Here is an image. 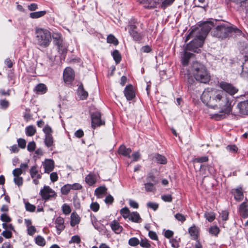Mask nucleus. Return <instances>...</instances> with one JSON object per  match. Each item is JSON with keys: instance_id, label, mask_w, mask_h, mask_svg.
Instances as JSON below:
<instances>
[{"instance_id": "obj_1", "label": "nucleus", "mask_w": 248, "mask_h": 248, "mask_svg": "<svg viewBox=\"0 0 248 248\" xmlns=\"http://www.w3.org/2000/svg\"><path fill=\"white\" fill-rule=\"evenodd\" d=\"M219 86L222 90L208 88L201 96L204 104L217 111V113L211 116L216 120L224 119L226 114L232 112L233 100L230 95H233L238 91L235 87L226 82H221Z\"/></svg>"}, {"instance_id": "obj_2", "label": "nucleus", "mask_w": 248, "mask_h": 248, "mask_svg": "<svg viewBox=\"0 0 248 248\" xmlns=\"http://www.w3.org/2000/svg\"><path fill=\"white\" fill-rule=\"evenodd\" d=\"M214 26L211 22H204L202 23L199 28H196L189 33L187 35L186 41L189 40L190 38L194 39L187 44V48L200 53L201 47L204 42V39L212 27Z\"/></svg>"}, {"instance_id": "obj_3", "label": "nucleus", "mask_w": 248, "mask_h": 248, "mask_svg": "<svg viewBox=\"0 0 248 248\" xmlns=\"http://www.w3.org/2000/svg\"><path fill=\"white\" fill-rule=\"evenodd\" d=\"M192 72L197 81L206 83L210 80V75L206 67L199 62H195L193 63Z\"/></svg>"}, {"instance_id": "obj_4", "label": "nucleus", "mask_w": 248, "mask_h": 248, "mask_svg": "<svg viewBox=\"0 0 248 248\" xmlns=\"http://www.w3.org/2000/svg\"><path fill=\"white\" fill-rule=\"evenodd\" d=\"M35 34L36 43L43 47H47L51 41V35L46 29L36 28Z\"/></svg>"}, {"instance_id": "obj_5", "label": "nucleus", "mask_w": 248, "mask_h": 248, "mask_svg": "<svg viewBox=\"0 0 248 248\" xmlns=\"http://www.w3.org/2000/svg\"><path fill=\"white\" fill-rule=\"evenodd\" d=\"M233 28L227 27L224 25L217 26L212 31L214 36L218 38H225L228 35V33L232 31Z\"/></svg>"}, {"instance_id": "obj_6", "label": "nucleus", "mask_w": 248, "mask_h": 248, "mask_svg": "<svg viewBox=\"0 0 248 248\" xmlns=\"http://www.w3.org/2000/svg\"><path fill=\"white\" fill-rule=\"evenodd\" d=\"M92 127L95 129L96 127L105 124V121L101 119V115L99 112H95L91 114Z\"/></svg>"}, {"instance_id": "obj_7", "label": "nucleus", "mask_w": 248, "mask_h": 248, "mask_svg": "<svg viewBox=\"0 0 248 248\" xmlns=\"http://www.w3.org/2000/svg\"><path fill=\"white\" fill-rule=\"evenodd\" d=\"M43 199L47 200L50 198L55 197L56 193L49 186H45L40 192Z\"/></svg>"}, {"instance_id": "obj_8", "label": "nucleus", "mask_w": 248, "mask_h": 248, "mask_svg": "<svg viewBox=\"0 0 248 248\" xmlns=\"http://www.w3.org/2000/svg\"><path fill=\"white\" fill-rule=\"evenodd\" d=\"M157 0H151L150 3L151 7H161L165 9L167 7L171 4L174 0H159V3H157Z\"/></svg>"}, {"instance_id": "obj_9", "label": "nucleus", "mask_w": 248, "mask_h": 248, "mask_svg": "<svg viewBox=\"0 0 248 248\" xmlns=\"http://www.w3.org/2000/svg\"><path fill=\"white\" fill-rule=\"evenodd\" d=\"M63 79L65 82H69L74 78V73L73 69L70 67L65 69L63 74Z\"/></svg>"}, {"instance_id": "obj_10", "label": "nucleus", "mask_w": 248, "mask_h": 248, "mask_svg": "<svg viewBox=\"0 0 248 248\" xmlns=\"http://www.w3.org/2000/svg\"><path fill=\"white\" fill-rule=\"evenodd\" d=\"M124 93L127 100H131L135 96V93L133 87L131 85L126 86L124 90Z\"/></svg>"}, {"instance_id": "obj_11", "label": "nucleus", "mask_w": 248, "mask_h": 248, "mask_svg": "<svg viewBox=\"0 0 248 248\" xmlns=\"http://www.w3.org/2000/svg\"><path fill=\"white\" fill-rule=\"evenodd\" d=\"M43 165L45 169V172L49 173L54 168V162L52 159H46L43 163Z\"/></svg>"}, {"instance_id": "obj_12", "label": "nucleus", "mask_w": 248, "mask_h": 248, "mask_svg": "<svg viewBox=\"0 0 248 248\" xmlns=\"http://www.w3.org/2000/svg\"><path fill=\"white\" fill-rule=\"evenodd\" d=\"M28 169V163H22L20 164V168H16L13 171V174L14 177L20 176V175L26 172Z\"/></svg>"}, {"instance_id": "obj_13", "label": "nucleus", "mask_w": 248, "mask_h": 248, "mask_svg": "<svg viewBox=\"0 0 248 248\" xmlns=\"http://www.w3.org/2000/svg\"><path fill=\"white\" fill-rule=\"evenodd\" d=\"M188 51H193L194 52L197 53V52H195L193 50H190V49H188L187 45L184 50V54H183V56L182 57V60H181L182 63L184 66H186L188 64V63L189 62V59L191 57V56L193 55L192 53H191L190 52H187Z\"/></svg>"}, {"instance_id": "obj_14", "label": "nucleus", "mask_w": 248, "mask_h": 248, "mask_svg": "<svg viewBox=\"0 0 248 248\" xmlns=\"http://www.w3.org/2000/svg\"><path fill=\"white\" fill-rule=\"evenodd\" d=\"M237 107L241 114L248 115V100L239 103Z\"/></svg>"}, {"instance_id": "obj_15", "label": "nucleus", "mask_w": 248, "mask_h": 248, "mask_svg": "<svg viewBox=\"0 0 248 248\" xmlns=\"http://www.w3.org/2000/svg\"><path fill=\"white\" fill-rule=\"evenodd\" d=\"M56 227L57 230L58 234H60L61 232L64 230L65 226L64 225V219L61 217H58L55 220Z\"/></svg>"}, {"instance_id": "obj_16", "label": "nucleus", "mask_w": 248, "mask_h": 248, "mask_svg": "<svg viewBox=\"0 0 248 248\" xmlns=\"http://www.w3.org/2000/svg\"><path fill=\"white\" fill-rule=\"evenodd\" d=\"M78 94L80 99L81 100L86 99L88 96V93L86 91L84 90L82 84H80V85L78 86Z\"/></svg>"}, {"instance_id": "obj_17", "label": "nucleus", "mask_w": 248, "mask_h": 248, "mask_svg": "<svg viewBox=\"0 0 248 248\" xmlns=\"http://www.w3.org/2000/svg\"><path fill=\"white\" fill-rule=\"evenodd\" d=\"M136 28V27L135 25H131L130 26L129 33L135 40L138 41L141 38V36L140 33L135 31Z\"/></svg>"}, {"instance_id": "obj_18", "label": "nucleus", "mask_w": 248, "mask_h": 248, "mask_svg": "<svg viewBox=\"0 0 248 248\" xmlns=\"http://www.w3.org/2000/svg\"><path fill=\"white\" fill-rule=\"evenodd\" d=\"M132 151L130 148H126L124 145H121L119 149V153L128 158L131 157L130 153Z\"/></svg>"}, {"instance_id": "obj_19", "label": "nucleus", "mask_w": 248, "mask_h": 248, "mask_svg": "<svg viewBox=\"0 0 248 248\" xmlns=\"http://www.w3.org/2000/svg\"><path fill=\"white\" fill-rule=\"evenodd\" d=\"M107 189L105 186H101L97 188L95 190V195L98 198H101L103 195L107 194Z\"/></svg>"}, {"instance_id": "obj_20", "label": "nucleus", "mask_w": 248, "mask_h": 248, "mask_svg": "<svg viewBox=\"0 0 248 248\" xmlns=\"http://www.w3.org/2000/svg\"><path fill=\"white\" fill-rule=\"evenodd\" d=\"M110 226L112 230L116 233L119 234L122 231L123 227L116 220L113 221L110 223Z\"/></svg>"}, {"instance_id": "obj_21", "label": "nucleus", "mask_w": 248, "mask_h": 248, "mask_svg": "<svg viewBox=\"0 0 248 248\" xmlns=\"http://www.w3.org/2000/svg\"><path fill=\"white\" fill-rule=\"evenodd\" d=\"M128 219L132 222L136 223L141 222L142 220L139 214L137 212H133L130 213Z\"/></svg>"}, {"instance_id": "obj_22", "label": "nucleus", "mask_w": 248, "mask_h": 248, "mask_svg": "<svg viewBox=\"0 0 248 248\" xmlns=\"http://www.w3.org/2000/svg\"><path fill=\"white\" fill-rule=\"evenodd\" d=\"M30 172L31 178L40 179L41 178V174L39 173L35 166L31 168Z\"/></svg>"}, {"instance_id": "obj_23", "label": "nucleus", "mask_w": 248, "mask_h": 248, "mask_svg": "<svg viewBox=\"0 0 248 248\" xmlns=\"http://www.w3.org/2000/svg\"><path fill=\"white\" fill-rule=\"evenodd\" d=\"M80 221V217L77 214L73 213L71 215L70 224L72 227L78 224Z\"/></svg>"}, {"instance_id": "obj_24", "label": "nucleus", "mask_w": 248, "mask_h": 248, "mask_svg": "<svg viewBox=\"0 0 248 248\" xmlns=\"http://www.w3.org/2000/svg\"><path fill=\"white\" fill-rule=\"evenodd\" d=\"M239 211L241 215L244 218L247 217L248 215V210L247 209L245 203H242L239 207Z\"/></svg>"}, {"instance_id": "obj_25", "label": "nucleus", "mask_w": 248, "mask_h": 248, "mask_svg": "<svg viewBox=\"0 0 248 248\" xmlns=\"http://www.w3.org/2000/svg\"><path fill=\"white\" fill-rule=\"evenodd\" d=\"M26 134L28 136H32L36 132L35 127L33 125H30L26 127L25 128Z\"/></svg>"}, {"instance_id": "obj_26", "label": "nucleus", "mask_w": 248, "mask_h": 248, "mask_svg": "<svg viewBox=\"0 0 248 248\" xmlns=\"http://www.w3.org/2000/svg\"><path fill=\"white\" fill-rule=\"evenodd\" d=\"M154 157L155 160L159 164H165L167 162L166 158L164 156L159 154L155 155Z\"/></svg>"}, {"instance_id": "obj_27", "label": "nucleus", "mask_w": 248, "mask_h": 248, "mask_svg": "<svg viewBox=\"0 0 248 248\" xmlns=\"http://www.w3.org/2000/svg\"><path fill=\"white\" fill-rule=\"evenodd\" d=\"M56 45L57 46L58 51L60 54H65L67 52V46L63 44V42L62 43L56 42Z\"/></svg>"}, {"instance_id": "obj_28", "label": "nucleus", "mask_w": 248, "mask_h": 248, "mask_svg": "<svg viewBox=\"0 0 248 248\" xmlns=\"http://www.w3.org/2000/svg\"><path fill=\"white\" fill-rule=\"evenodd\" d=\"M85 181L89 185H93L96 182L95 175L92 174H88L85 178Z\"/></svg>"}, {"instance_id": "obj_29", "label": "nucleus", "mask_w": 248, "mask_h": 248, "mask_svg": "<svg viewBox=\"0 0 248 248\" xmlns=\"http://www.w3.org/2000/svg\"><path fill=\"white\" fill-rule=\"evenodd\" d=\"M46 11H41L31 13L30 14V16L31 18H38L43 16L46 14Z\"/></svg>"}, {"instance_id": "obj_30", "label": "nucleus", "mask_w": 248, "mask_h": 248, "mask_svg": "<svg viewBox=\"0 0 248 248\" xmlns=\"http://www.w3.org/2000/svg\"><path fill=\"white\" fill-rule=\"evenodd\" d=\"M35 91L39 93H45L46 91V86L44 84H39L35 87Z\"/></svg>"}, {"instance_id": "obj_31", "label": "nucleus", "mask_w": 248, "mask_h": 248, "mask_svg": "<svg viewBox=\"0 0 248 248\" xmlns=\"http://www.w3.org/2000/svg\"><path fill=\"white\" fill-rule=\"evenodd\" d=\"M189 233L193 239H196L198 234V229L195 226L191 227L189 229Z\"/></svg>"}, {"instance_id": "obj_32", "label": "nucleus", "mask_w": 248, "mask_h": 248, "mask_svg": "<svg viewBox=\"0 0 248 248\" xmlns=\"http://www.w3.org/2000/svg\"><path fill=\"white\" fill-rule=\"evenodd\" d=\"M154 183L147 182L144 184L145 189L147 192H153L155 190Z\"/></svg>"}, {"instance_id": "obj_33", "label": "nucleus", "mask_w": 248, "mask_h": 248, "mask_svg": "<svg viewBox=\"0 0 248 248\" xmlns=\"http://www.w3.org/2000/svg\"><path fill=\"white\" fill-rule=\"evenodd\" d=\"M45 143L47 147L52 146L53 144V138L52 136H45Z\"/></svg>"}, {"instance_id": "obj_34", "label": "nucleus", "mask_w": 248, "mask_h": 248, "mask_svg": "<svg viewBox=\"0 0 248 248\" xmlns=\"http://www.w3.org/2000/svg\"><path fill=\"white\" fill-rule=\"evenodd\" d=\"M107 40L108 43L113 44L115 46L118 44V40L114 37V35L112 34H109L108 35Z\"/></svg>"}, {"instance_id": "obj_35", "label": "nucleus", "mask_w": 248, "mask_h": 248, "mask_svg": "<svg viewBox=\"0 0 248 248\" xmlns=\"http://www.w3.org/2000/svg\"><path fill=\"white\" fill-rule=\"evenodd\" d=\"M35 243L37 245L43 247L45 245L46 241L42 236L38 235L35 238Z\"/></svg>"}, {"instance_id": "obj_36", "label": "nucleus", "mask_w": 248, "mask_h": 248, "mask_svg": "<svg viewBox=\"0 0 248 248\" xmlns=\"http://www.w3.org/2000/svg\"><path fill=\"white\" fill-rule=\"evenodd\" d=\"M234 198L237 201H241L243 198V193L240 189H236L234 194Z\"/></svg>"}, {"instance_id": "obj_37", "label": "nucleus", "mask_w": 248, "mask_h": 248, "mask_svg": "<svg viewBox=\"0 0 248 248\" xmlns=\"http://www.w3.org/2000/svg\"><path fill=\"white\" fill-rule=\"evenodd\" d=\"M219 232V229L216 226L211 227L209 229V232L212 235L217 236Z\"/></svg>"}, {"instance_id": "obj_38", "label": "nucleus", "mask_w": 248, "mask_h": 248, "mask_svg": "<svg viewBox=\"0 0 248 248\" xmlns=\"http://www.w3.org/2000/svg\"><path fill=\"white\" fill-rule=\"evenodd\" d=\"M120 213L124 218H128L130 215L129 210L126 207L122 208L120 211Z\"/></svg>"}, {"instance_id": "obj_39", "label": "nucleus", "mask_w": 248, "mask_h": 248, "mask_svg": "<svg viewBox=\"0 0 248 248\" xmlns=\"http://www.w3.org/2000/svg\"><path fill=\"white\" fill-rule=\"evenodd\" d=\"M112 55L116 63H119L121 60V56L119 51L117 50H115L112 53Z\"/></svg>"}, {"instance_id": "obj_40", "label": "nucleus", "mask_w": 248, "mask_h": 248, "mask_svg": "<svg viewBox=\"0 0 248 248\" xmlns=\"http://www.w3.org/2000/svg\"><path fill=\"white\" fill-rule=\"evenodd\" d=\"M204 216L209 222L213 221L215 218V214L213 212H206Z\"/></svg>"}, {"instance_id": "obj_41", "label": "nucleus", "mask_w": 248, "mask_h": 248, "mask_svg": "<svg viewBox=\"0 0 248 248\" xmlns=\"http://www.w3.org/2000/svg\"><path fill=\"white\" fill-rule=\"evenodd\" d=\"M71 190V185L67 184L61 188V192L63 195H67Z\"/></svg>"}, {"instance_id": "obj_42", "label": "nucleus", "mask_w": 248, "mask_h": 248, "mask_svg": "<svg viewBox=\"0 0 248 248\" xmlns=\"http://www.w3.org/2000/svg\"><path fill=\"white\" fill-rule=\"evenodd\" d=\"M52 37L54 39V42L55 44L56 42H62V36L60 34L57 33H54Z\"/></svg>"}, {"instance_id": "obj_43", "label": "nucleus", "mask_w": 248, "mask_h": 248, "mask_svg": "<svg viewBox=\"0 0 248 248\" xmlns=\"http://www.w3.org/2000/svg\"><path fill=\"white\" fill-rule=\"evenodd\" d=\"M0 108L2 109H6L9 106V102L5 99L0 100Z\"/></svg>"}, {"instance_id": "obj_44", "label": "nucleus", "mask_w": 248, "mask_h": 248, "mask_svg": "<svg viewBox=\"0 0 248 248\" xmlns=\"http://www.w3.org/2000/svg\"><path fill=\"white\" fill-rule=\"evenodd\" d=\"M25 208L26 210L29 212H34L36 209V207L34 205L31 204L29 202L25 203Z\"/></svg>"}, {"instance_id": "obj_45", "label": "nucleus", "mask_w": 248, "mask_h": 248, "mask_svg": "<svg viewBox=\"0 0 248 248\" xmlns=\"http://www.w3.org/2000/svg\"><path fill=\"white\" fill-rule=\"evenodd\" d=\"M140 243V241L138 238L133 237L129 240L128 244L131 246H136Z\"/></svg>"}, {"instance_id": "obj_46", "label": "nucleus", "mask_w": 248, "mask_h": 248, "mask_svg": "<svg viewBox=\"0 0 248 248\" xmlns=\"http://www.w3.org/2000/svg\"><path fill=\"white\" fill-rule=\"evenodd\" d=\"M14 182L16 185H17L18 186H20L23 184V179L22 177L20 176L14 177Z\"/></svg>"}, {"instance_id": "obj_47", "label": "nucleus", "mask_w": 248, "mask_h": 248, "mask_svg": "<svg viewBox=\"0 0 248 248\" xmlns=\"http://www.w3.org/2000/svg\"><path fill=\"white\" fill-rule=\"evenodd\" d=\"M43 131L45 133V136H52V128L48 125H46L43 128Z\"/></svg>"}, {"instance_id": "obj_48", "label": "nucleus", "mask_w": 248, "mask_h": 248, "mask_svg": "<svg viewBox=\"0 0 248 248\" xmlns=\"http://www.w3.org/2000/svg\"><path fill=\"white\" fill-rule=\"evenodd\" d=\"M99 204L97 202H93L90 205V208L93 212H97L99 209Z\"/></svg>"}, {"instance_id": "obj_49", "label": "nucleus", "mask_w": 248, "mask_h": 248, "mask_svg": "<svg viewBox=\"0 0 248 248\" xmlns=\"http://www.w3.org/2000/svg\"><path fill=\"white\" fill-rule=\"evenodd\" d=\"M62 210L63 213L65 215H68L71 211L70 206L66 204H64L62 205Z\"/></svg>"}, {"instance_id": "obj_50", "label": "nucleus", "mask_w": 248, "mask_h": 248, "mask_svg": "<svg viewBox=\"0 0 248 248\" xmlns=\"http://www.w3.org/2000/svg\"><path fill=\"white\" fill-rule=\"evenodd\" d=\"M80 238L78 235H74L72 237L71 239L69 241V244L77 243L79 244L80 242Z\"/></svg>"}, {"instance_id": "obj_51", "label": "nucleus", "mask_w": 248, "mask_h": 248, "mask_svg": "<svg viewBox=\"0 0 248 248\" xmlns=\"http://www.w3.org/2000/svg\"><path fill=\"white\" fill-rule=\"evenodd\" d=\"M142 247L149 248L151 247V245L146 239H141L139 243Z\"/></svg>"}, {"instance_id": "obj_52", "label": "nucleus", "mask_w": 248, "mask_h": 248, "mask_svg": "<svg viewBox=\"0 0 248 248\" xmlns=\"http://www.w3.org/2000/svg\"><path fill=\"white\" fill-rule=\"evenodd\" d=\"M36 147V144L34 141H31L29 142L28 146H27V149L30 152H32L33 151Z\"/></svg>"}, {"instance_id": "obj_53", "label": "nucleus", "mask_w": 248, "mask_h": 248, "mask_svg": "<svg viewBox=\"0 0 248 248\" xmlns=\"http://www.w3.org/2000/svg\"><path fill=\"white\" fill-rule=\"evenodd\" d=\"M146 179L148 182H152V183H154V184L157 183V181L155 179V177L151 173L148 174Z\"/></svg>"}, {"instance_id": "obj_54", "label": "nucleus", "mask_w": 248, "mask_h": 248, "mask_svg": "<svg viewBox=\"0 0 248 248\" xmlns=\"http://www.w3.org/2000/svg\"><path fill=\"white\" fill-rule=\"evenodd\" d=\"M175 217L177 220L181 221L182 223L184 222L186 219V217L180 213L176 214L175 215Z\"/></svg>"}, {"instance_id": "obj_55", "label": "nucleus", "mask_w": 248, "mask_h": 248, "mask_svg": "<svg viewBox=\"0 0 248 248\" xmlns=\"http://www.w3.org/2000/svg\"><path fill=\"white\" fill-rule=\"evenodd\" d=\"M0 219L4 222H10L11 221L10 217L5 214H3L1 215Z\"/></svg>"}, {"instance_id": "obj_56", "label": "nucleus", "mask_w": 248, "mask_h": 248, "mask_svg": "<svg viewBox=\"0 0 248 248\" xmlns=\"http://www.w3.org/2000/svg\"><path fill=\"white\" fill-rule=\"evenodd\" d=\"M226 149L229 152L233 153H235L237 151L238 148L236 146L234 145H228L226 147Z\"/></svg>"}, {"instance_id": "obj_57", "label": "nucleus", "mask_w": 248, "mask_h": 248, "mask_svg": "<svg viewBox=\"0 0 248 248\" xmlns=\"http://www.w3.org/2000/svg\"><path fill=\"white\" fill-rule=\"evenodd\" d=\"M18 146L21 148H25L26 145V141L23 139H19L17 140Z\"/></svg>"}, {"instance_id": "obj_58", "label": "nucleus", "mask_w": 248, "mask_h": 248, "mask_svg": "<svg viewBox=\"0 0 248 248\" xmlns=\"http://www.w3.org/2000/svg\"><path fill=\"white\" fill-rule=\"evenodd\" d=\"M140 153L139 152H136L132 154L131 157L132 158L133 161H137L140 159Z\"/></svg>"}, {"instance_id": "obj_59", "label": "nucleus", "mask_w": 248, "mask_h": 248, "mask_svg": "<svg viewBox=\"0 0 248 248\" xmlns=\"http://www.w3.org/2000/svg\"><path fill=\"white\" fill-rule=\"evenodd\" d=\"M163 201L166 202H171L172 198L171 195H164L161 196Z\"/></svg>"}, {"instance_id": "obj_60", "label": "nucleus", "mask_w": 248, "mask_h": 248, "mask_svg": "<svg viewBox=\"0 0 248 248\" xmlns=\"http://www.w3.org/2000/svg\"><path fill=\"white\" fill-rule=\"evenodd\" d=\"M147 205L148 207L154 210L155 211L158 207V204L154 202H149L147 203Z\"/></svg>"}, {"instance_id": "obj_61", "label": "nucleus", "mask_w": 248, "mask_h": 248, "mask_svg": "<svg viewBox=\"0 0 248 248\" xmlns=\"http://www.w3.org/2000/svg\"><path fill=\"white\" fill-rule=\"evenodd\" d=\"M28 234L30 235H33L36 232V229L34 226H32L28 227Z\"/></svg>"}, {"instance_id": "obj_62", "label": "nucleus", "mask_w": 248, "mask_h": 248, "mask_svg": "<svg viewBox=\"0 0 248 248\" xmlns=\"http://www.w3.org/2000/svg\"><path fill=\"white\" fill-rule=\"evenodd\" d=\"M50 178L52 182L57 181L58 179V176L57 172H52L50 175Z\"/></svg>"}, {"instance_id": "obj_63", "label": "nucleus", "mask_w": 248, "mask_h": 248, "mask_svg": "<svg viewBox=\"0 0 248 248\" xmlns=\"http://www.w3.org/2000/svg\"><path fill=\"white\" fill-rule=\"evenodd\" d=\"M2 235L6 238H10L12 237V232L8 230L3 231Z\"/></svg>"}, {"instance_id": "obj_64", "label": "nucleus", "mask_w": 248, "mask_h": 248, "mask_svg": "<svg viewBox=\"0 0 248 248\" xmlns=\"http://www.w3.org/2000/svg\"><path fill=\"white\" fill-rule=\"evenodd\" d=\"M82 186L78 183H75L71 185V189L79 190L81 189Z\"/></svg>"}]
</instances>
